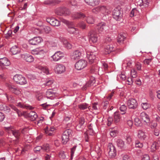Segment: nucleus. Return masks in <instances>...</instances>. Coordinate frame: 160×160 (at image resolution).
Listing matches in <instances>:
<instances>
[{"mask_svg":"<svg viewBox=\"0 0 160 160\" xmlns=\"http://www.w3.org/2000/svg\"><path fill=\"white\" fill-rule=\"evenodd\" d=\"M92 12L95 14L101 13L104 16L102 17V19L106 20L107 17L111 13V11L108 7L104 6H98L93 8L92 10Z\"/></svg>","mask_w":160,"mask_h":160,"instance_id":"f257e3e1","label":"nucleus"},{"mask_svg":"<svg viewBox=\"0 0 160 160\" xmlns=\"http://www.w3.org/2000/svg\"><path fill=\"white\" fill-rule=\"evenodd\" d=\"M92 48H95L94 51L92 50L90 52H88L87 50V47L84 48V49L87 54V58L88 60L89 63L91 64L93 63H96L98 60L97 57L98 52L97 51V48L95 47H92Z\"/></svg>","mask_w":160,"mask_h":160,"instance_id":"f03ea898","label":"nucleus"},{"mask_svg":"<svg viewBox=\"0 0 160 160\" xmlns=\"http://www.w3.org/2000/svg\"><path fill=\"white\" fill-rule=\"evenodd\" d=\"M61 21L65 24L68 27L67 31L71 34H74L76 31H78V29L74 27V24L72 22L69 21L63 18L61 19Z\"/></svg>","mask_w":160,"mask_h":160,"instance_id":"7ed1b4c3","label":"nucleus"},{"mask_svg":"<svg viewBox=\"0 0 160 160\" xmlns=\"http://www.w3.org/2000/svg\"><path fill=\"white\" fill-rule=\"evenodd\" d=\"M123 12L119 8H115L112 12L113 18L117 21H121L122 19Z\"/></svg>","mask_w":160,"mask_h":160,"instance_id":"20e7f679","label":"nucleus"},{"mask_svg":"<svg viewBox=\"0 0 160 160\" xmlns=\"http://www.w3.org/2000/svg\"><path fill=\"white\" fill-rule=\"evenodd\" d=\"M108 156L109 158H113L116 156V150L115 147L112 143H109L107 148Z\"/></svg>","mask_w":160,"mask_h":160,"instance_id":"39448f33","label":"nucleus"},{"mask_svg":"<svg viewBox=\"0 0 160 160\" xmlns=\"http://www.w3.org/2000/svg\"><path fill=\"white\" fill-rule=\"evenodd\" d=\"M73 132L71 129H67L63 132L62 136V142L63 144H66L69 140V137L72 135Z\"/></svg>","mask_w":160,"mask_h":160,"instance_id":"423d86ee","label":"nucleus"},{"mask_svg":"<svg viewBox=\"0 0 160 160\" xmlns=\"http://www.w3.org/2000/svg\"><path fill=\"white\" fill-rule=\"evenodd\" d=\"M97 29L99 33L105 34L108 32L109 28L106 23L102 22L97 26Z\"/></svg>","mask_w":160,"mask_h":160,"instance_id":"0eeeda50","label":"nucleus"},{"mask_svg":"<svg viewBox=\"0 0 160 160\" xmlns=\"http://www.w3.org/2000/svg\"><path fill=\"white\" fill-rule=\"evenodd\" d=\"M13 79L15 82L20 85H24L27 83L26 78L20 74H17L15 75Z\"/></svg>","mask_w":160,"mask_h":160,"instance_id":"6e6552de","label":"nucleus"},{"mask_svg":"<svg viewBox=\"0 0 160 160\" xmlns=\"http://www.w3.org/2000/svg\"><path fill=\"white\" fill-rule=\"evenodd\" d=\"M87 65V61L81 59L76 63L75 66L77 70H80L86 67Z\"/></svg>","mask_w":160,"mask_h":160,"instance_id":"1a4fd4ad","label":"nucleus"},{"mask_svg":"<svg viewBox=\"0 0 160 160\" xmlns=\"http://www.w3.org/2000/svg\"><path fill=\"white\" fill-rule=\"evenodd\" d=\"M84 54V51L82 49L76 50L74 51L71 55V58L74 60L79 59Z\"/></svg>","mask_w":160,"mask_h":160,"instance_id":"9d476101","label":"nucleus"},{"mask_svg":"<svg viewBox=\"0 0 160 160\" xmlns=\"http://www.w3.org/2000/svg\"><path fill=\"white\" fill-rule=\"evenodd\" d=\"M47 22L53 26H59L60 25V22L52 17H49L47 18Z\"/></svg>","mask_w":160,"mask_h":160,"instance_id":"9b49d317","label":"nucleus"},{"mask_svg":"<svg viewBox=\"0 0 160 160\" xmlns=\"http://www.w3.org/2000/svg\"><path fill=\"white\" fill-rule=\"evenodd\" d=\"M64 56L63 53L60 51H57L51 57L53 61L57 62L61 59Z\"/></svg>","mask_w":160,"mask_h":160,"instance_id":"f8f14e48","label":"nucleus"},{"mask_svg":"<svg viewBox=\"0 0 160 160\" xmlns=\"http://www.w3.org/2000/svg\"><path fill=\"white\" fill-rule=\"evenodd\" d=\"M127 105L129 108L135 109L137 108L138 103L135 99L131 98L127 101Z\"/></svg>","mask_w":160,"mask_h":160,"instance_id":"ddd939ff","label":"nucleus"},{"mask_svg":"<svg viewBox=\"0 0 160 160\" xmlns=\"http://www.w3.org/2000/svg\"><path fill=\"white\" fill-rule=\"evenodd\" d=\"M85 122V119L84 117H81L76 122V129L78 131L80 130L82 128L83 125Z\"/></svg>","mask_w":160,"mask_h":160,"instance_id":"4468645a","label":"nucleus"},{"mask_svg":"<svg viewBox=\"0 0 160 160\" xmlns=\"http://www.w3.org/2000/svg\"><path fill=\"white\" fill-rule=\"evenodd\" d=\"M56 128L54 126L46 127L44 128L45 132L47 135L52 136L54 135Z\"/></svg>","mask_w":160,"mask_h":160,"instance_id":"2eb2a0df","label":"nucleus"},{"mask_svg":"<svg viewBox=\"0 0 160 160\" xmlns=\"http://www.w3.org/2000/svg\"><path fill=\"white\" fill-rule=\"evenodd\" d=\"M71 17L73 20L84 18L86 17V15L81 12H75L72 13Z\"/></svg>","mask_w":160,"mask_h":160,"instance_id":"dca6fc26","label":"nucleus"},{"mask_svg":"<svg viewBox=\"0 0 160 160\" xmlns=\"http://www.w3.org/2000/svg\"><path fill=\"white\" fill-rule=\"evenodd\" d=\"M54 70L58 74H61L65 72V67L62 64H58L56 65Z\"/></svg>","mask_w":160,"mask_h":160,"instance_id":"f3484780","label":"nucleus"},{"mask_svg":"<svg viewBox=\"0 0 160 160\" xmlns=\"http://www.w3.org/2000/svg\"><path fill=\"white\" fill-rule=\"evenodd\" d=\"M42 39L40 37H35L29 40V43L32 45H36L41 42Z\"/></svg>","mask_w":160,"mask_h":160,"instance_id":"a211bd4d","label":"nucleus"},{"mask_svg":"<svg viewBox=\"0 0 160 160\" xmlns=\"http://www.w3.org/2000/svg\"><path fill=\"white\" fill-rule=\"evenodd\" d=\"M57 14L61 16H66L68 15L70 13L69 10L68 9L64 8H60Z\"/></svg>","mask_w":160,"mask_h":160,"instance_id":"6ab92c4d","label":"nucleus"},{"mask_svg":"<svg viewBox=\"0 0 160 160\" xmlns=\"http://www.w3.org/2000/svg\"><path fill=\"white\" fill-rule=\"evenodd\" d=\"M21 57L23 58L26 62H32L34 60V58L32 55L27 54L21 55L19 58Z\"/></svg>","mask_w":160,"mask_h":160,"instance_id":"aec40b11","label":"nucleus"},{"mask_svg":"<svg viewBox=\"0 0 160 160\" xmlns=\"http://www.w3.org/2000/svg\"><path fill=\"white\" fill-rule=\"evenodd\" d=\"M9 132L12 133V135L16 138L17 139L15 142L16 144L18 142V139L19 138V136L20 135V132L18 130H11L9 131Z\"/></svg>","mask_w":160,"mask_h":160,"instance_id":"412c9836","label":"nucleus"},{"mask_svg":"<svg viewBox=\"0 0 160 160\" xmlns=\"http://www.w3.org/2000/svg\"><path fill=\"white\" fill-rule=\"evenodd\" d=\"M10 64V62L9 60L6 57L0 58V66H9Z\"/></svg>","mask_w":160,"mask_h":160,"instance_id":"4be33fe9","label":"nucleus"},{"mask_svg":"<svg viewBox=\"0 0 160 160\" xmlns=\"http://www.w3.org/2000/svg\"><path fill=\"white\" fill-rule=\"evenodd\" d=\"M88 36H90V41L93 43L96 42L98 41V35L94 32L91 31L88 33Z\"/></svg>","mask_w":160,"mask_h":160,"instance_id":"5701e85b","label":"nucleus"},{"mask_svg":"<svg viewBox=\"0 0 160 160\" xmlns=\"http://www.w3.org/2000/svg\"><path fill=\"white\" fill-rule=\"evenodd\" d=\"M84 1L88 5L92 7L98 5L100 2L99 0H84Z\"/></svg>","mask_w":160,"mask_h":160,"instance_id":"b1692460","label":"nucleus"},{"mask_svg":"<svg viewBox=\"0 0 160 160\" xmlns=\"http://www.w3.org/2000/svg\"><path fill=\"white\" fill-rule=\"evenodd\" d=\"M60 40L62 42V43L64 47L68 49H70L72 48V45L65 38H61Z\"/></svg>","mask_w":160,"mask_h":160,"instance_id":"393cba45","label":"nucleus"},{"mask_svg":"<svg viewBox=\"0 0 160 160\" xmlns=\"http://www.w3.org/2000/svg\"><path fill=\"white\" fill-rule=\"evenodd\" d=\"M141 117L142 121L145 122L146 125H148V123L150 122V119L148 115L145 113H141Z\"/></svg>","mask_w":160,"mask_h":160,"instance_id":"a878e982","label":"nucleus"},{"mask_svg":"<svg viewBox=\"0 0 160 160\" xmlns=\"http://www.w3.org/2000/svg\"><path fill=\"white\" fill-rule=\"evenodd\" d=\"M20 51V49L16 45L12 46L10 50L11 52L13 55H16L19 53Z\"/></svg>","mask_w":160,"mask_h":160,"instance_id":"bb28decb","label":"nucleus"},{"mask_svg":"<svg viewBox=\"0 0 160 160\" xmlns=\"http://www.w3.org/2000/svg\"><path fill=\"white\" fill-rule=\"evenodd\" d=\"M115 50L114 47L112 44L108 45H107L104 48L105 53V54H108L111 52L114 51Z\"/></svg>","mask_w":160,"mask_h":160,"instance_id":"cd10ccee","label":"nucleus"},{"mask_svg":"<svg viewBox=\"0 0 160 160\" xmlns=\"http://www.w3.org/2000/svg\"><path fill=\"white\" fill-rule=\"evenodd\" d=\"M115 143L120 149H122L125 147L124 142L121 139H116L115 141Z\"/></svg>","mask_w":160,"mask_h":160,"instance_id":"c85d7f7f","label":"nucleus"},{"mask_svg":"<svg viewBox=\"0 0 160 160\" xmlns=\"http://www.w3.org/2000/svg\"><path fill=\"white\" fill-rule=\"evenodd\" d=\"M138 137L139 139L141 140H144L147 137L145 132L142 130L138 131Z\"/></svg>","mask_w":160,"mask_h":160,"instance_id":"c756f323","label":"nucleus"},{"mask_svg":"<svg viewBox=\"0 0 160 160\" xmlns=\"http://www.w3.org/2000/svg\"><path fill=\"white\" fill-rule=\"evenodd\" d=\"M121 115L118 112H115L114 113V119L113 122L116 124L119 123L121 120Z\"/></svg>","mask_w":160,"mask_h":160,"instance_id":"7c9ffc66","label":"nucleus"},{"mask_svg":"<svg viewBox=\"0 0 160 160\" xmlns=\"http://www.w3.org/2000/svg\"><path fill=\"white\" fill-rule=\"evenodd\" d=\"M28 116L32 121L35 120L38 117L37 113L34 111H31L28 114Z\"/></svg>","mask_w":160,"mask_h":160,"instance_id":"2f4dec72","label":"nucleus"},{"mask_svg":"<svg viewBox=\"0 0 160 160\" xmlns=\"http://www.w3.org/2000/svg\"><path fill=\"white\" fill-rule=\"evenodd\" d=\"M10 90L12 93L16 95H19L20 93V91L18 89L13 86H10L9 87Z\"/></svg>","mask_w":160,"mask_h":160,"instance_id":"473e14b6","label":"nucleus"},{"mask_svg":"<svg viewBox=\"0 0 160 160\" xmlns=\"http://www.w3.org/2000/svg\"><path fill=\"white\" fill-rule=\"evenodd\" d=\"M54 95L55 93L51 89H48L46 92V96L47 98L53 99L54 98L53 96Z\"/></svg>","mask_w":160,"mask_h":160,"instance_id":"72a5a7b5","label":"nucleus"},{"mask_svg":"<svg viewBox=\"0 0 160 160\" xmlns=\"http://www.w3.org/2000/svg\"><path fill=\"white\" fill-rule=\"evenodd\" d=\"M0 110L5 111L6 113H8L10 112V108L5 104H0Z\"/></svg>","mask_w":160,"mask_h":160,"instance_id":"f704fd0d","label":"nucleus"},{"mask_svg":"<svg viewBox=\"0 0 160 160\" xmlns=\"http://www.w3.org/2000/svg\"><path fill=\"white\" fill-rule=\"evenodd\" d=\"M53 80L47 79L43 83V84L42 85V87L44 86L49 87H51V85L53 84Z\"/></svg>","mask_w":160,"mask_h":160,"instance_id":"c9c22d12","label":"nucleus"},{"mask_svg":"<svg viewBox=\"0 0 160 160\" xmlns=\"http://www.w3.org/2000/svg\"><path fill=\"white\" fill-rule=\"evenodd\" d=\"M43 153L44 152H48L50 151V147L48 144H45L42 146Z\"/></svg>","mask_w":160,"mask_h":160,"instance_id":"e433bc0d","label":"nucleus"},{"mask_svg":"<svg viewBox=\"0 0 160 160\" xmlns=\"http://www.w3.org/2000/svg\"><path fill=\"white\" fill-rule=\"evenodd\" d=\"M34 152L37 153L42 154V146H37L33 149Z\"/></svg>","mask_w":160,"mask_h":160,"instance_id":"4c0bfd02","label":"nucleus"},{"mask_svg":"<svg viewBox=\"0 0 160 160\" xmlns=\"http://www.w3.org/2000/svg\"><path fill=\"white\" fill-rule=\"evenodd\" d=\"M90 106L88 104L83 103L79 104L78 105V107L81 110H84L88 108H89Z\"/></svg>","mask_w":160,"mask_h":160,"instance_id":"58836bf2","label":"nucleus"},{"mask_svg":"<svg viewBox=\"0 0 160 160\" xmlns=\"http://www.w3.org/2000/svg\"><path fill=\"white\" fill-rule=\"evenodd\" d=\"M157 123L155 121H152V122H150L149 123H148V126L150 127L152 129H155L157 126Z\"/></svg>","mask_w":160,"mask_h":160,"instance_id":"ea45409f","label":"nucleus"},{"mask_svg":"<svg viewBox=\"0 0 160 160\" xmlns=\"http://www.w3.org/2000/svg\"><path fill=\"white\" fill-rule=\"evenodd\" d=\"M10 106L12 109L16 112L18 117H20L22 115L21 111L18 109L16 107L13 105H11Z\"/></svg>","mask_w":160,"mask_h":160,"instance_id":"a19ab883","label":"nucleus"},{"mask_svg":"<svg viewBox=\"0 0 160 160\" xmlns=\"http://www.w3.org/2000/svg\"><path fill=\"white\" fill-rule=\"evenodd\" d=\"M134 120L135 124L136 126L138 127L142 125L141 121L138 118L136 117L134 118Z\"/></svg>","mask_w":160,"mask_h":160,"instance_id":"79ce46f5","label":"nucleus"},{"mask_svg":"<svg viewBox=\"0 0 160 160\" xmlns=\"http://www.w3.org/2000/svg\"><path fill=\"white\" fill-rule=\"evenodd\" d=\"M120 110L122 112V114H125L126 112L127 107L124 104L121 105L119 108Z\"/></svg>","mask_w":160,"mask_h":160,"instance_id":"37998d69","label":"nucleus"},{"mask_svg":"<svg viewBox=\"0 0 160 160\" xmlns=\"http://www.w3.org/2000/svg\"><path fill=\"white\" fill-rule=\"evenodd\" d=\"M77 146H74L72 148H71V159H72L73 158V157L74 156L75 154V151L76 150L77 148Z\"/></svg>","mask_w":160,"mask_h":160,"instance_id":"c03bdc74","label":"nucleus"},{"mask_svg":"<svg viewBox=\"0 0 160 160\" xmlns=\"http://www.w3.org/2000/svg\"><path fill=\"white\" fill-rule=\"evenodd\" d=\"M45 51L42 48H39L38 55H40V58H42L44 56Z\"/></svg>","mask_w":160,"mask_h":160,"instance_id":"a18cd8bd","label":"nucleus"},{"mask_svg":"<svg viewBox=\"0 0 160 160\" xmlns=\"http://www.w3.org/2000/svg\"><path fill=\"white\" fill-rule=\"evenodd\" d=\"M156 143H157L155 142H153V143L151 145V151H152V152H154L158 147L157 146V145Z\"/></svg>","mask_w":160,"mask_h":160,"instance_id":"49530a36","label":"nucleus"},{"mask_svg":"<svg viewBox=\"0 0 160 160\" xmlns=\"http://www.w3.org/2000/svg\"><path fill=\"white\" fill-rule=\"evenodd\" d=\"M131 76L133 78H136L137 76V73L135 68H133L131 70Z\"/></svg>","mask_w":160,"mask_h":160,"instance_id":"de8ad7c7","label":"nucleus"},{"mask_svg":"<svg viewBox=\"0 0 160 160\" xmlns=\"http://www.w3.org/2000/svg\"><path fill=\"white\" fill-rule=\"evenodd\" d=\"M135 146L136 148H141L143 147V144L139 141H136L135 142Z\"/></svg>","mask_w":160,"mask_h":160,"instance_id":"09e8293b","label":"nucleus"},{"mask_svg":"<svg viewBox=\"0 0 160 160\" xmlns=\"http://www.w3.org/2000/svg\"><path fill=\"white\" fill-rule=\"evenodd\" d=\"M95 151L99 155L101 153V150L100 147L98 145H96L95 146Z\"/></svg>","mask_w":160,"mask_h":160,"instance_id":"8fccbe9b","label":"nucleus"},{"mask_svg":"<svg viewBox=\"0 0 160 160\" xmlns=\"http://www.w3.org/2000/svg\"><path fill=\"white\" fill-rule=\"evenodd\" d=\"M87 22L90 24H92L94 23V20L93 18L91 17H89L86 18Z\"/></svg>","mask_w":160,"mask_h":160,"instance_id":"3c124183","label":"nucleus"},{"mask_svg":"<svg viewBox=\"0 0 160 160\" xmlns=\"http://www.w3.org/2000/svg\"><path fill=\"white\" fill-rule=\"evenodd\" d=\"M50 43L52 47H56L58 46V40L55 39L54 41H52Z\"/></svg>","mask_w":160,"mask_h":160,"instance_id":"603ef678","label":"nucleus"},{"mask_svg":"<svg viewBox=\"0 0 160 160\" xmlns=\"http://www.w3.org/2000/svg\"><path fill=\"white\" fill-rule=\"evenodd\" d=\"M125 37H124L122 35H120L118 36V42L119 43H121L124 40Z\"/></svg>","mask_w":160,"mask_h":160,"instance_id":"864d4df0","label":"nucleus"},{"mask_svg":"<svg viewBox=\"0 0 160 160\" xmlns=\"http://www.w3.org/2000/svg\"><path fill=\"white\" fill-rule=\"evenodd\" d=\"M43 31L45 33H48L51 31V28L49 27L45 26L43 28Z\"/></svg>","mask_w":160,"mask_h":160,"instance_id":"5fc2aeb1","label":"nucleus"},{"mask_svg":"<svg viewBox=\"0 0 160 160\" xmlns=\"http://www.w3.org/2000/svg\"><path fill=\"white\" fill-rule=\"evenodd\" d=\"M142 108L144 110H146L150 107V105L146 102L142 103L141 104Z\"/></svg>","mask_w":160,"mask_h":160,"instance_id":"6e6d98bb","label":"nucleus"},{"mask_svg":"<svg viewBox=\"0 0 160 160\" xmlns=\"http://www.w3.org/2000/svg\"><path fill=\"white\" fill-rule=\"evenodd\" d=\"M121 157L122 158V160H128V159H131L130 157L126 154H122Z\"/></svg>","mask_w":160,"mask_h":160,"instance_id":"4d7b16f0","label":"nucleus"},{"mask_svg":"<svg viewBox=\"0 0 160 160\" xmlns=\"http://www.w3.org/2000/svg\"><path fill=\"white\" fill-rule=\"evenodd\" d=\"M77 26L83 29H85L86 28V25L83 22H81L79 23Z\"/></svg>","mask_w":160,"mask_h":160,"instance_id":"13d9d810","label":"nucleus"},{"mask_svg":"<svg viewBox=\"0 0 160 160\" xmlns=\"http://www.w3.org/2000/svg\"><path fill=\"white\" fill-rule=\"evenodd\" d=\"M98 71V67L93 66L92 67L91 69V72L92 73H96Z\"/></svg>","mask_w":160,"mask_h":160,"instance_id":"bf43d9fd","label":"nucleus"},{"mask_svg":"<svg viewBox=\"0 0 160 160\" xmlns=\"http://www.w3.org/2000/svg\"><path fill=\"white\" fill-rule=\"evenodd\" d=\"M107 125L108 126H110L112 122H113V119L111 117L108 118L107 120Z\"/></svg>","mask_w":160,"mask_h":160,"instance_id":"052dcab7","label":"nucleus"},{"mask_svg":"<svg viewBox=\"0 0 160 160\" xmlns=\"http://www.w3.org/2000/svg\"><path fill=\"white\" fill-rule=\"evenodd\" d=\"M117 133V130H113L110 132V134L111 136L114 137L116 136Z\"/></svg>","mask_w":160,"mask_h":160,"instance_id":"680f3d73","label":"nucleus"},{"mask_svg":"<svg viewBox=\"0 0 160 160\" xmlns=\"http://www.w3.org/2000/svg\"><path fill=\"white\" fill-rule=\"evenodd\" d=\"M142 160H150V158L148 154H145L142 156Z\"/></svg>","mask_w":160,"mask_h":160,"instance_id":"e2e57ef3","label":"nucleus"},{"mask_svg":"<svg viewBox=\"0 0 160 160\" xmlns=\"http://www.w3.org/2000/svg\"><path fill=\"white\" fill-rule=\"evenodd\" d=\"M137 12V10L136 8H133L131 12L130 15V16L131 17H133L135 15V13Z\"/></svg>","mask_w":160,"mask_h":160,"instance_id":"0e129e2a","label":"nucleus"},{"mask_svg":"<svg viewBox=\"0 0 160 160\" xmlns=\"http://www.w3.org/2000/svg\"><path fill=\"white\" fill-rule=\"evenodd\" d=\"M80 40H81V42L82 43H83L84 44H87V39L86 37L84 36H82L81 37L79 38Z\"/></svg>","mask_w":160,"mask_h":160,"instance_id":"69168bd1","label":"nucleus"},{"mask_svg":"<svg viewBox=\"0 0 160 160\" xmlns=\"http://www.w3.org/2000/svg\"><path fill=\"white\" fill-rule=\"evenodd\" d=\"M142 65L141 63L139 62H137L136 63L135 66V68L138 70H141Z\"/></svg>","mask_w":160,"mask_h":160,"instance_id":"338daca9","label":"nucleus"},{"mask_svg":"<svg viewBox=\"0 0 160 160\" xmlns=\"http://www.w3.org/2000/svg\"><path fill=\"white\" fill-rule=\"evenodd\" d=\"M39 48H37L33 49L32 51V54L34 55H38Z\"/></svg>","mask_w":160,"mask_h":160,"instance_id":"774afa93","label":"nucleus"}]
</instances>
